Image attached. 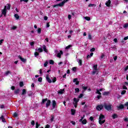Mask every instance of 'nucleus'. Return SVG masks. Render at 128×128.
<instances>
[{
    "mask_svg": "<svg viewBox=\"0 0 128 128\" xmlns=\"http://www.w3.org/2000/svg\"><path fill=\"white\" fill-rule=\"evenodd\" d=\"M73 100H74L73 104L74 106V107L76 108V106H78V102L80 101V99L74 98Z\"/></svg>",
    "mask_w": 128,
    "mask_h": 128,
    "instance_id": "nucleus-4",
    "label": "nucleus"
},
{
    "mask_svg": "<svg viewBox=\"0 0 128 128\" xmlns=\"http://www.w3.org/2000/svg\"><path fill=\"white\" fill-rule=\"evenodd\" d=\"M64 89L60 90L58 92V94H64Z\"/></svg>",
    "mask_w": 128,
    "mask_h": 128,
    "instance_id": "nucleus-16",
    "label": "nucleus"
},
{
    "mask_svg": "<svg viewBox=\"0 0 128 128\" xmlns=\"http://www.w3.org/2000/svg\"><path fill=\"white\" fill-rule=\"evenodd\" d=\"M125 106H127V110H128V102H126L125 104Z\"/></svg>",
    "mask_w": 128,
    "mask_h": 128,
    "instance_id": "nucleus-62",
    "label": "nucleus"
},
{
    "mask_svg": "<svg viewBox=\"0 0 128 128\" xmlns=\"http://www.w3.org/2000/svg\"><path fill=\"white\" fill-rule=\"evenodd\" d=\"M75 91H76V92H80V88H75Z\"/></svg>",
    "mask_w": 128,
    "mask_h": 128,
    "instance_id": "nucleus-44",
    "label": "nucleus"
},
{
    "mask_svg": "<svg viewBox=\"0 0 128 128\" xmlns=\"http://www.w3.org/2000/svg\"><path fill=\"white\" fill-rule=\"evenodd\" d=\"M46 102H47L46 104V108H48L50 105V100H48V98L43 99L42 100V104H44Z\"/></svg>",
    "mask_w": 128,
    "mask_h": 128,
    "instance_id": "nucleus-2",
    "label": "nucleus"
},
{
    "mask_svg": "<svg viewBox=\"0 0 128 128\" xmlns=\"http://www.w3.org/2000/svg\"><path fill=\"white\" fill-rule=\"evenodd\" d=\"M26 94V89H23L22 90V96H24Z\"/></svg>",
    "mask_w": 128,
    "mask_h": 128,
    "instance_id": "nucleus-18",
    "label": "nucleus"
},
{
    "mask_svg": "<svg viewBox=\"0 0 128 128\" xmlns=\"http://www.w3.org/2000/svg\"><path fill=\"white\" fill-rule=\"evenodd\" d=\"M82 96H84V94H80V96H78V98H82Z\"/></svg>",
    "mask_w": 128,
    "mask_h": 128,
    "instance_id": "nucleus-47",
    "label": "nucleus"
},
{
    "mask_svg": "<svg viewBox=\"0 0 128 128\" xmlns=\"http://www.w3.org/2000/svg\"><path fill=\"white\" fill-rule=\"evenodd\" d=\"M23 86H24V82H20V86H21V87H22Z\"/></svg>",
    "mask_w": 128,
    "mask_h": 128,
    "instance_id": "nucleus-49",
    "label": "nucleus"
},
{
    "mask_svg": "<svg viewBox=\"0 0 128 128\" xmlns=\"http://www.w3.org/2000/svg\"><path fill=\"white\" fill-rule=\"evenodd\" d=\"M0 120H2V122H6V120L4 119V116H2L0 118Z\"/></svg>",
    "mask_w": 128,
    "mask_h": 128,
    "instance_id": "nucleus-21",
    "label": "nucleus"
},
{
    "mask_svg": "<svg viewBox=\"0 0 128 128\" xmlns=\"http://www.w3.org/2000/svg\"><path fill=\"white\" fill-rule=\"evenodd\" d=\"M14 94H20V89H17V90H15Z\"/></svg>",
    "mask_w": 128,
    "mask_h": 128,
    "instance_id": "nucleus-26",
    "label": "nucleus"
},
{
    "mask_svg": "<svg viewBox=\"0 0 128 128\" xmlns=\"http://www.w3.org/2000/svg\"><path fill=\"white\" fill-rule=\"evenodd\" d=\"M50 126L48 124L46 125L45 128H50Z\"/></svg>",
    "mask_w": 128,
    "mask_h": 128,
    "instance_id": "nucleus-64",
    "label": "nucleus"
},
{
    "mask_svg": "<svg viewBox=\"0 0 128 128\" xmlns=\"http://www.w3.org/2000/svg\"><path fill=\"white\" fill-rule=\"evenodd\" d=\"M38 34H40L42 32V29L40 28H38L37 30Z\"/></svg>",
    "mask_w": 128,
    "mask_h": 128,
    "instance_id": "nucleus-34",
    "label": "nucleus"
},
{
    "mask_svg": "<svg viewBox=\"0 0 128 128\" xmlns=\"http://www.w3.org/2000/svg\"><path fill=\"white\" fill-rule=\"evenodd\" d=\"M126 92V90H124L121 92V94H124Z\"/></svg>",
    "mask_w": 128,
    "mask_h": 128,
    "instance_id": "nucleus-43",
    "label": "nucleus"
},
{
    "mask_svg": "<svg viewBox=\"0 0 128 128\" xmlns=\"http://www.w3.org/2000/svg\"><path fill=\"white\" fill-rule=\"evenodd\" d=\"M88 40H92V35L90 34H88Z\"/></svg>",
    "mask_w": 128,
    "mask_h": 128,
    "instance_id": "nucleus-23",
    "label": "nucleus"
},
{
    "mask_svg": "<svg viewBox=\"0 0 128 128\" xmlns=\"http://www.w3.org/2000/svg\"><path fill=\"white\" fill-rule=\"evenodd\" d=\"M123 27L124 28H126L128 27V23L125 24L124 25Z\"/></svg>",
    "mask_w": 128,
    "mask_h": 128,
    "instance_id": "nucleus-33",
    "label": "nucleus"
},
{
    "mask_svg": "<svg viewBox=\"0 0 128 128\" xmlns=\"http://www.w3.org/2000/svg\"><path fill=\"white\" fill-rule=\"evenodd\" d=\"M92 6H96V4H90L88 5L89 8H90Z\"/></svg>",
    "mask_w": 128,
    "mask_h": 128,
    "instance_id": "nucleus-29",
    "label": "nucleus"
},
{
    "mask_svg": "<svg viewBox=\"0 0 128 128\" xmlns=\"http://www.w3.org/2000/svg\"><path fill=\"white\" fill-rule=\"evenodd\" d=\"M84 18L86 20H90V18L88 16H85Z\"/></svg>",
    "mask_w": 128,
    "mask_h": 128,
    "instance_id": "nucleus-30",
    "label": "nucleus"
},
{
    "mask_svg": "<svg viewBox=\"0 0 128 128\" xmlns=\"http://www.w3.org/2000/svg\"><path fill=\"white\" fill-rule=\"evenodd\" d=\"M84 116H83L81 117V118L80 119L79 122H81L82 124H86L87 121L86 120L84 119Z\"/></svg>",
    "mask_w": 128,
    "mask_h": 128,
    "instance_id": "nucleus-3",
    "label": "nucleus"
},
{
    "mask_svg": "<svg viewBox=\"0 0 128 128\" xmlns=\"http://www.w3.org/2000/svg\"><path fill=\"white\" fill-rule=\"evenodd\" d=\"M48 18L47 16H44V20H48Z\"/></svg>",
    "mask_w": 128,
    "mask_h": 128,
    "instance_id": "nucleus-53",
    "label": "nucleus"
},
{
    "mask_svg": "<svg viewBox=\"0 0 128 128\" xmlns=\"http://www.w3.org/2000/svg\"><path fill=\"white\" fill-rule=\"evenodd\" d=\"M6 8L7 10H10V4H8L7 6H6Z\"/></svg>",
    "mask_w": 128,
    "mask_h": 128,
    "instance_id": "nucleus-25",
    "label": "nucleus"
},
{
    "mask_svg": "<svg viewBox=\"0 0 128 128\" xmlns=\"http://www.w3.org/2000/svg\"><path fill=\"white\" fill-rule=\"evenodd\" d=\"M82 88L84 90L83 92H86V90H88V87L82 86Z\"/></svg>",
    "mask_w": 128,
    "mask_h": 128,
    "instance_id": "nucleus-35",
    "label": "nucleus"
},
{
    "mask_svg": "<svg viewBox=\"0 0 128 128\" xmlns=\"http://www.w3.org/2000/svg\"><path fill=\"white\" fill-rule=\"evenodd\" d=\"M34 44V42H30V45L32 46Z\"/></svg>",
    "mask_w": 128,
    "mask_h": 128,
    "instance_id": "nucleus-60",
    "label": "nucleus"
},
{
    "mask_svg": "<svg viewBox=\"0 0 128 128\" xmlns=\"http://www.w3.org/2000/svg\"><path fill=\"white\" fill-rule=\"evenodd\" d=\"M42 48L45 52H48V50L46 49V47L45 46V45H43Z\"/></svg>",
    "mask_w": 128,
    "mask_h": 128,
    "instance_id": "nucleus-19",
    "label": "nucleus"
},
{
    "mask_svg": "<svg viewBox=\"0 0 128 128\" xmlns=\"http://www.w3.org/2000/svg\"><path fill=\"white\" fill-rule=\"evenodd\" d=\"M16 26H13L12 27L11 30H16Z\"/></svg>",
    "mask_w": 128,
    "mask_h": 128,
    "instance_id": "nucleus-50",
    "label": "nucleus"
},
{
    "mask_svg": "<svg viewBox=\"0 0 128 128\" xmlns=\"http://www.w3.org/2000/svg\"><path fill=\"white\" fill-rule=\"evenodd\" d=\"M96 94H102V93H100V91L98 89H96Z\"/></svg>",
    "mask_w": 128,
    "mask_h": 128,
    "instance_id": "nucleus-39",
    "label": "nucleus"
},
{
    "mask_svg": "<svg viewBox=\"0 0 128 128\" xmlns=\"http://www.w3.org/2000/svg\"><path fill=\"white\" fill-rule=\"evenodd\" d=\"M14 18H16V20H18V18H20V16H18V14H15Z\"/></svg>",
    "mask_w": 128,
    "mask_h": 128,
    "instance_id": "nucleus-28",
    "label": "nucleus"
},
{
    "mask_svg": "<svg viewBox=\"0 0 128 128\" xmlns=\"http://www.w3.org/2000/svg\"><path fill=\"white\" fill-rule=\"evenodd\" d=\"M94 50H96V48H93L90 49V52H94Z\"/></svg>",
    "mask_w": 128,
    "mask_h": 128,
    "instance_id": "nucleus-51",
    "label": "nucleus"
},
{
    "mask_svg": "<svg viewBox=\"0 0 128 128\" xmlns=\"http://www.w3.org/2000/svg\"><path fill=\"white\" fill-rule=\"evenodd\" d=\"M68 20H70V18H72V15L69 14L68 16Z\"/></svg>",
    "mask_w": 128,
    "mask_h": 128,
    "instance_id": "nucleus-59",
    "label": "nucleus"
},
{
    "mask_svg": "<svg viewBox=\"0 0 128 128\" xmlns=\"http://www.w3.org/2000/svg\"><path fill=\"white\" fill-rule=\"evenodd\" d=\"M20 2H28V0H20Z\"/></svg>",
    "mask_w": 128,
    "mask_h": 128,
    "instance_id": "nucleus-48",
    "label": "nucleus"
},
{
    "mask_svg": "<svg viewBox=\"0 0 128 128\" xmlns=\"http://www.w3.org/2000/svg\"><path fill=\"white\" fill-rule=\"evenodd\" d=\"M48 61L46 62L44 64V68H46V66H48Z\"/></svg>",
    "mask_w": 128,
    "mask_h": 128,
    "instance_id": "nucleus-41",
    "label": "nucleus"
},
{
    "mask_svg": "<svg viewBox=\"0 0 128 128\" xmlns=\"http://www.w3.org/2000/svg\"><path fill=\"white\" fill-rule=\"evenodd\" d=\"M49 62L50 64H54V62L52 60H50Z\"/></svg>",
    "mask_w": 128,
    "mask_h": 128,
    "instance_id": "nucleus-37",
    "label": "nucleus"
},
{
    "mask_svg": "<svg viewBox=\"0 0 128 128\" xmlns=\"http://www.w3.org/2000/svg\"><path fill=\"white\" fill-rule=\"evenodd\" d=\"M72 70H74V72H76V68L74 67L72 68Z\"/></svg>",
    "mask_w": 128,
    "mask_h": 128,
    "instance_id": "nucleus-58",
    "label": "nucleus"
},
{
    "mask_svg": "<svg viewBox=\"0 0 128 128\" xmlns=\"http://www.w3.org/2000/svg\"><path fill=\"white\" fill-rule=\"evenodd\" d=\"M55 52L57 54V57L60 58L62 57V54L63 52L62 51L60 50V52H58V50H55Z\"/></svg>",
    "mask_w": 128,
    "mask_h": 128,
    "instance_id": "nucleus-6",
    "label": "nucleus"
},
{
    "mask_svg": "<svg viewBox=\"0 0 128 128\" xmlns=\"http://www.w3.org/2000/svg\"><path fill=\"white\" fill-rule=\"evenodd\" d=\"M40 126V124H38V122H36V128H38V126Z\"/></svg>",
    "mask_w": 128,
    "mask_h": 128,
    "instance_id": "nucleus-40",
    "label": "nucleus"
},
{
    "mask_svg": "<svg viewBox=\"0 0 128 128\" xmlns=\"http://www.w3.org/2000/svg\"><path fill=\"white\" fill-rule=\"evenodd\" d=\"M72 48V45H69V46H66V49L68 50V48Z\"/></svg>",
    "mask_w": 128,
    "mask_h": 128,
    "instance_id": "nucleus-42",
    "label": "nucleus"
},
{
    "mask_svg": "<svg viewBox=\"0 0 128 128\" xmlns=\"http://www.w3.org/2000/svg\"><path fill=\"white\" fill-rule=\"evenodd\" d=\"M122 88L123 90H128V88H126V86H124Z\"/></svg>",
    "mask_w": 128,
    "mask_h": 128,
    "instance_id": "nucleus-54",
    "label": "nucleus"
},
{
    "mask_svg": "<svg viewBox=\"0 0 128 128\" xmlns=\"http://www.w3.org/2000/svg\"><path fill=\"white\" fill-rule=\"evenodd\" d=\"M104 108L106 110H112V104H105Z\"/></svg>",
    "mask_w": 128,
    "mask_h": 128,
    "instance_id": "nucleus-7",
    "label": "nucleus"
},
{
    "mask_svg": "<svg viewBox=\"0 0 128 128\" xmlns=\"http://www.w3.org/2000/svg\"><path fill=\"white\" fill-rule=\"evenodd\" d=\"M110 0H108L106 3V6H110Z\"/></svg>",
    "mask_w": 128,
    "mask_h": 128,
    "instance_id": "nucleus-15",
    "label": "nucleus"
},
{
    "mask_svg": "<svg viewBox=\"0 0 128 128\" xmlns=\"http://www.w3.org/2000/svg\"><path fill=\"white\" fill-rule=\"evenodd\" d=\"M124 122H128V118H126L124 119Z\"/></svg>",
    "mask_w": 128,
    "mask_h": 128,
    "instance_id": "nucleus-63",
    "label": "nucleus"
},
{
    "mask_svg": "<svg viewBox=\"0 0 128 128\" xmlns=\"http://www.w3.org/2000/svg\"><path fill=\"white\" fill-rule=\"evenodd\" d=\"M114 42H118V39L116 38H114Z\"/></svg>",
    "mask_w": 128,
    "mask_h": 128,
    "instance_id": "nucleus-61",
    "label": "nucleus"
},
{
    "mask_svg": "<svg viewBox=\"0 0 128 128\" xmlns=\"http://www.w3.org/2000/svg\"><path fill=\"white\" fill-rule=\"evenodd\" d=\"M124 108V106L122 104H121L117 106V110H122V108Z\"/></svg>",
    "mask_w": 128,
    "mask_h": 128,
    "instance_id": "nucleus-10",
    "label": "nucleus"
},
{
    "mask_svg": "<svg viewBox=\"0 0 128 128\" xmlns=\"http://www.w3.org/2000/svg\"><path fill=\"white\" fill-rule=\"evenodd\" d=\"M18 58L20 60H22V62H26V59L22 58V56H19Z\"/></svg>",
    "mask_w": 128,
    "mask_h": 128,
    "instance_id": "nucleus-17",
    "label": "nucleus"
},
{
    "mask_svg": "<svg viewBox=\"0 0 128 128\" xmlns=\"http://www.w3.org/2000/svg\"><path fill=\"white\" fill-rule=\"evenodd\" d=\"M106 120H104V116L100 114L98 120V122L100 124H104Z\"/></svg>",
    "mask_w": 128,
    "mask_h": 128,
    "instance_id": "nucleus-1",
    "label": "nucleus"
},
{
    "mask_svg": "<svg viewBox=\"0 0 128 128\" xmlns=\"http://www.w3.org/2000/svg\"><path fill=\"white\" fill-rule=\"evenodd\" d=\"M64 4H66V2L63 0L61 3L54 5L53 8H56V6H64Z\"/></svg>",
    "mask_w": 128,
    "mask_h": 128,
    "instance_id": "nucleus-5",
    "label": "nucleus"
},
{
    "mask_svg": "<svg viewBox=\"0 0 128 128\" xmlns=\"http://www.w3.org/2000/svg\"><path fill=\"white\" fill-rule=\"evenodd\" d=\"M110 94V92H104L103 94L104 96H106V95L108 94Z\"/></svg>",
    "mask_w": 128,
    "mask_h": 128,
    "instance_id": "nucleus-46",
    "label": "nucleus"
},
{
    "mask_svg": "<svg viewBox=\"0 0 128 128\" xmlns=\"http://www.w3.org/2000/svg\"><path fill=\"white\" fill-rule=\"evenodd\" d=\"M36 52H44V50H42V48H36Z\"/></svg>",
    "mask_w": 128,
    "mask_h": 128,
    "instance_id": "nucleus-12",
    "label": "nucleus"
},
{
    "mask_svg": "<svg viewBox=\"0 0 128 128\" xmlns=\"http://www.w3.org/2000/svg\"><path fill=\"white\" fill-rule=\"evenodd\" d=\"M31 124L33 126H34V120H32L31 122Z\"/></svg>",
    "mask_w": 128,
    "mask_h": 128,
    "instance_id": "nucleus-52",
    "label": "nucleus"
},
{
    "mask_svg": "<svg viewBox=\"0 0 128 128\" xmlns=\"http://www.w3.org/2000/svg\"><path fill=\"white\" fill-rule=\"evenodd\" d=\"M78 62L80 66L82 65V60H79Z\"/></svg>",
    "mask_w": 128,
    "mask_h": 128,
    "instance_id": "nucleus-24",
    "label": "nucleus"
},
{
    "mask_svg": "<svg viewBox=\"0 0 128 128\" xmlns=\"http://www.w3.org/2000/svg\"><path fill=\"white\" fill-rule=\"evenodd\" d=\"M73 82H76V85L79 84H80V82H78V80L77 78H74Z\"/></svg>",
    "mask_w": 128,
    "mask_h": 128,
    "instance_id": "nucleus-14",
    "label": "nucleus"
},
{
    "mask_svg": "<svg viewBox=\"0 0 128 128\" xmlns=\"http://www.w3.org/2000/svg\"><path fill=\"white\" fill-rule=\"evenodd\" d=\"M40 74H42V69L40 70Z\"/></svg>",
    "mask_w": 128,
    "mask_h": 128,
    "instance_id": "nucleus-56",
    "label": "nucleus"
},
{
    "mask_svg": "<svg viewBox=\"0 0 128 128\" xmlns=\"http://www.w3.org/2000/svg\"><path fill=\"white\" fill-rule=\"evenodd\" d=\"M56 82V77H54L52 79V82Z\"/></svg>",
    "mask_w": 128,
    "mask_h": 128,
    "instance_id": "nucleus-45",
    "label": "nucleus"
},
{
    "mask_svg": "<svg viewBox=\"0 0 128 128\" xmlns=\"http://www.w3.org/2000/svg\"><path fill=\"white\" fill-rule=\"evenodd\" d=\"M112 118H114H114H118V115L116 114H114L112 116Z\"/></svg>",
    "mask_w": 128,
    "mask_h": 128,
    "instance_id": "nucleus-22",
    "label": "nucleus"
},
{
    "mask_svg": "<svg viewBox=\"0 0 128 128\" xmlns=\"http://www.w3.org/2000/svg\"><path fill=\"white\" fill-rule=\"evenodd\" d=\"M56 100H54L52 101V106L53 108H56Z\"/></svg>",
    "mask_w": 128,
    "mask_h": 128,
    "instance_id": "nucleus-13",
    "label": "nucleus"
},
{
    "mask_svg": "<svg viewBox=\"0 0 128 128\" xmlns=\"http://www.w3.org/2000/svg\"><path fill=\"white\" fill-rule=\"evenodd\" d=\"M54 116H52L51 119H50V120L52 122H54Z\"/></svg>",
    "mask_w": 128,
    "mask_h": 128,
    "instance_id": "nucleus-55",
    "label": "nucleus"
},
{
    "mask_svg": "<svg viewBox=\"0 0 128 128\" xmlns=\"http://www.w3.org/2000/svg\"><path fill=\"white\" fill-rule=\"evenodd\" d=\"M104 108V106H102V105H100L96 107V110H102V108Z\"/></svg>",
    "mask_w": 128,
    "mask_h": 128,
    "instance_id": "nucleus-11",
    "label": "nucleus"
},
{
    "mask_svg": "<svg viewBox=\"0 0 128 128\" xmlns=\"http://www.w3.org/2000/svg\"><path fill=\"white\" fill-rule=\"evenodd\" d=\"M14 118H16V117L18 116V113H16V112H14Z\"/></svg>",
    "mask_w": 128,
    "mask_h": 128,
    "instance_id": "nucleus-32",
    "label": "nucleus"
},
{
    "mask_svg": "<svg viewBox=\"0 0 128 128\" xmlns=\"http://www.w3.org/2000/svg\"><path fill=\"white\" fill-rule=\"evenodd\" d=\"M93 68L95 70H98V65L97 64L94 65L93 66Z\"/></svg>",
    "mask_w": 128,
    "mask_h": 128,
    "instance_id": "nucleus-27",
    "label": "nucleus"
},
{
    "mask_svg": "<svg viewBox=\"0 0 128 128\" xmlns=\"http://www.w3.org/2000/svg\"><path fill=\"white\" fill-rule=\"evenodd\" d=\"M42 77H40L38 78V82H42Z\"/></svg>",
    "mask_w": 128,
    "mask_h": 128,
    "instance_id": "nucleus-38",
    "label": "nucleus"
},
{
    "mask_svg": "<svg viewBox=\"0 0 128 128\" xmlns=\"http://www.w3.org/2000/svg\"><path fill=\"white\" fill-rule=\"evenodd\" d=\"M46 80L50 84L52 82V80L50 78V75L48 74H46Z\"/></svg>",
    "mask_w": 128,
    "mask_h": 128,
    "instance_id": "nucleus-8",
    "label": "nucleus"
},
{
    "mask_svg": "<svg viewBox=\"0 0 128 128\" xmlns=\"http://www.w3.org/2000/svg\"><path fill=\"white\" fill-rule=\"evenodd\" d=\"M2 14H4L6 16V6H4V9L2 10Z\"/></svg>",
    "mask_w": 128,
    "mask_h": 128,
    "instance_id": "nucleus-9",
    "label": "nucleus"
},
{
    "mask_svg": "<svg viewBox=\"0 0 128 128\" xmlns=\"http://www.w3.org/2000/svg\"><path fill=\"white\" fill-rule=\"evenodd\" d=\"M71 112H72V116H74V114H76V110L74 109H72L71 110Z\"/></svg>",
    "mask_w": 128,
    "mask_h": 128,
    "instance_id": "nucleus-20",
    "label": "nucleus"
},
{
    "mask_svg": "<svg viewBox=\"0 0 128 128\" xmlns=\"http://www.w3.org/2000/svg\"><path fill=\"white\" fill-rule=\"evenodd\" d=\"M39 54H38V52H37L34 53V55L36 58V56H38Z\"/></svg>",
    "mask_w": 128,
    "mask_h": 128,
    "instance_id": "nucleus-31",
    "label": "nucleus"
},
{
    "mask_svg": "<svg viewBox=\"0 0 128 128\" xmlns=\"http://www.w3.org/2000/svg\"><path fill=\"white\" fill-rule=\"evenodd\" d=\"M124 40H128V36L124 38Z\"/></svg>",
    "mask_w": 128,
    "mask_h": 128,
    "instance_id": "nucleus-57",
    "label": "nucleus"
},
{
    "mask_svg": "<svg viewBox=\"0 0 128 128\" xmlns=\"http://www.w3.org/2000/svg\"><path fill=\"white\" fill-rule=\"evenodd\" d=\"M11 74L10 72V71H7L5 73V76H8V74Z\"/></svg>",
    "mask_w": 128,
    "mask_h": 128,
    "instance_id": "nucleus-36",
    "label": "nucleus"
}]
</instances>
